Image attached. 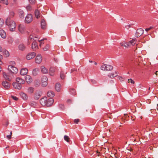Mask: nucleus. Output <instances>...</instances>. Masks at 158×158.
Wrapping results in <instances>:
<instances>
[{
	"label": "nucleus",
	"mask_w": 158,
	"mask_h": 158,
	"mask_svg": "<svg viewBox=\"0 0 158 158\" xmlns=\"http://www.w3.org/2000/svg\"><path fill=\"white\" fill-rule=\"evenodd\" d=\"M34 38H38V36H35V35H30V36L29 37L28 40H31L32 39H33Z\"/></svg>",
	"instance_id": "4c0bfd02"
},
{
	"label": "nucleus",
	"mask_w": 158,
	"mask_h": 158,
	"mask_svg": "<svg viewBox=\"0 0 158 158\" xmlns=\"http://www.w3.org/2000/svg\"><path fill=\"white\" fill-rule=\"evenodd\" d=\"M48 78L45 76H43L41 80V82L42 85L43 87H45L48 85Z\"/></svg>",
	"instance_id": "423d86ee"
},
{
	"label": "nucleus",
	"mask_w": 158,
	"mask_h": 158,
	"mask_svg": "<svg viewBox=\"0 0 158 158\" xmlns=\"http://www.w3.org/2000/svg\"><path fill=\"white\" fill-rule=\"evenodd\" d=\"M139 131H138V132H136V133H135L134 134H132L131 135V139L132 140H135V139H134V138L135 137V136H137L138 135H139Z\"/></svg>",
	"instance_id": "c756f323"
},
{
	"label": "nucleus",
	"mask_w": 158,
	"mask_h": 158,
	"mask_svg": "<svg viewBox=\"0 0 158 158\" xmlns=\"http://www.w3.org/2000/svg\"><path fill=\"white\" fill-rule=\"evenodd\" d=\"M35 14L36 18L38 19L40 17V14L39 11L38 10H36L35 11Z\"/></svg>",
	"instance_id": "7c9ffc66"
},
{
	"label": "nucleus",
	"mask_w": 158,
	"mask_h": 158,
	"mask_svg": "<svg viewBox=\"0 0 158 158\" xmlns=\"http://www.w3.org/2000/svg\"><path fill=\"white\" fill-rule=\"evenodd\" d=\"M20 94L21 97L23 100H26L27 99L28 97L26 94L23 92H21L20 93Z\"/></svg>",
	"instance_id": "a878e982"
},
{
	"label": "nucleus",
	"mask_w": 158,
	"mask_h": 158,
	"mask_svg": "<svg viewBox=\"0 0 158 158\" xmlns=\"http://www.w3.org/2000/svg\"><path fill=\"white\" fill-rule=\"evenodd\" d=\"M42 56L40 54L38 55L35 58V62L38 64H40L42 60Z\"/></svg>",
	"instance_id": "9b49d317"
},
{
	"label": "nucleus",
	"mask_w": 158,
	"mask_h": 158,
	"mask_svg": "<svg viewBox=\"0 0 158 158\" xmlns=\"http://www.w3.org/2000/svg\"><path fill=\"white\" fill-rule=\"evenodd\" d=\"M19 49L21 51H24L26 49V46L23 44H20L18 46Z\"/></svg>",
	"instance_id": "4be33fe9"
},
{
	"label": "nucleus",
	"mask_w": 158,
	"mask_h": 158,
	"mask_svg": "<svg viewBox=\"0 0 158 158\" xmlns=\"http://www.w3.org/2000/svg\"><path fill=\"white\" fill-rule=\"evenodd\" d=\"M29 1L30 3L32 4H35V0H29Z\"/></svg>",
	"instance_id": "49530a36"
},
{
	"label": "nucleus",
	"mask_w": 158,
	"mask_h": 158,
	"mask_svg": "<svg viewBox=\"0 0 158 158\" xmlns=\"http://www.w3.org/2000/svg\"><path fill=\"white\" fill-rule=\"evenodd\" d=\"M6 137L8 138V139L9 140H10V139L11 138V135H7L6 136Z\"/></svg>",
	"instance_id": "13d9d810"
},
{
	"label": "nucleus",
	"mask_w": 158,
	"mask_h": 158,
	"mask_svg": "<svg viewBox=\"0 0 158 158\" xmlns=\"http://www.w3.org/2000/svg\"><path fill=\"white\" fill-rule=\"evenodd\" d=\"M54 100L52 98H50L47 99V102L46 106L47 107L50 106L52 105L53 103Z\"/></svg>",
	"instance_id": "2eb2a0df"
},
{
	"label": "nucleus",
	"mask_w": 158,
	"mask_h": 158,
	"mask_svg": "<svg viewBox=\"0 0 158 158\" xmlns=\"http://www.w3.org/2000/svg\"><path fill=\"white\" fill-rule=\"evenodd\" d=\"M42 94V92L40 90H37L34 95V98L35 100L39 99Z\"/></svg>",
	"instance_id": "39448f33"
},
{
	"label": "nucleus",
	"mask_w": 158,
	"mask_h": 158,
	"mask_svg": "<svg viewBox=\"0 0 158 158\" xmlns=\"http://www.w3.org/2000/svg\"><path fill=\"white\" fill-rule=\"evenodd\" d=\"M13 39L11 38H10V39L8 41L9 43L10 44V43H11L13 42Z\"/></svg>",
	"instance_id": "864d4df0"
},
{
	"label": "nucleus",
	"mask_w": 158,
	"mask_h": 158,
	"mask_svg": "<svg viewBox=\"0 0 158 158\" xmlns=\"http://www.w3.org/2000/svg\"><path fill=\"white\" fill-rule=\"evenodd\" d=\"M12 98L14 100L17 101L18 100V98L16 96H11Z\"/></svg>",
	"instance_id": "3c124183"
},
{
	"label": "nucleus",
	"mask_w": 158,
	"mask_h": 158,
	"mask_svg": "<svg viewBox=\"0 0 158 158\" xmlns=\"http://www.w3.org/2000/svg\"><path fill=\"white\" fill-rule=\"evenodd\" d=\"M16 81L20 85H22L25 83V81L22 79L20 77H17L16 78Z\"/></svg>",
	"instance_id": "dca6fc26"
},
{
	"label": "nucleus",
	"mask_w": 158,
	"mask_h": 158,
	"mask_svg": "<svg viewBox=\"0 0 158 158\" xmlns=\"http://www.w3.org/2000/svg\"><path fill=\"white\" fill-rule=\"evenodd\" d=\"M36 103L35 102H32L31 103V105L32 106H35L36 105Z\"/></svg>",
	"instance_id": "6e6d98bb"
},
{
	"label": "nucleus",
	"mask_w": 158,
	"mask_h": 158,
	"mask_svg": "<svg viewBox=\"0 0 158 158\" xmlns=\"http://www.w3.org/2000/svg\"><path fill=\"white\" fill-rule=\"evenodd\" d=\"M157 72H158V71H156V72H155V73L156 74V75H157Z\"/></svg>",
	"instance_id": "69168bd1"
},
{
	"label": "nucleus",
	"mask_w": 158,
	"mask_h": 158,
	"mask_svg": "<svg viewBox=\"0 0 158 158\" xmlns=\"http://www.w3.org/2000/svg\"><path fill=\"white\" fill-rule=\"evenodd\" d=\"M0 3H2L6 5L8 4L7 0H0Z\"/></svg>",
	"instance_id": "58836bf2"
},
{
	"label": "nucleus",
	"mask_w": 158,
	"mask_h": 158,
	"mask_svg": "<svg viewBox=\"0 0 158 158\" xmlns=\"http://www.w3.org/2000/svg\"><path fill=\"white\" fill-rule=\"evenodd\" d=\"M89 62L90 63H92L93 62V61L92 60H89Z\"/></svg>",
	"instance_id": "338daca9"
},
{
	"label": "nucleus",
	"mask_w": 158,
	"mask_h": 158,
	"mask_svg": "<svg viewBox=\"0 0 158 158\" xmlns=\"http://www.w3.org/2000/svg\"><path fill=\"white\" fill-rule=\"evenodd\" d=\"M55 95L54 92L52 91H49L47 93V96L49 97H53Z\"/></svg>",
	"instance_id": "c85d7f7f"
},
{
	"label": "nucleus",
	"mask_w": 158,
	"mask_h": 158,
	"mask_svg": "<svg viewBox=\"0 0 158 158\" xmlns=\"http://www.w3.org/2000/svg\"><path fill=\"white\" fill-rule=\"evenodd\" d=\"M13 85L15 89H21L22 86V85H20L16 82L13 83Z\"/></svg>",
	"instance_id": "4468645a"
},
{
	"label": "nucleus",
	"mask_w": 158,
	"mask_h": 158,
	"mask_svg": "<svg viewBox=\"0 0 158 158\" xmlns=\"http://www.w3.org/2000/svg\"><path fill=\"white\" fill-rule=\"evenodd\" d=\"M80 121V120L79 119H76L74 120V123H78V122H79Z\"/></svg>",
	"instance_id": "de8ad7c7"
},
{
	"label": "nucleus",
	"mask_w": 158,
	"mask_h": 158,
	"mask_svg": "<svg viewBox=\"0 0 158 158\" xmlns=\"http://www.w3.org/2000/svg\"><path fill=\"white\" fill-rule=\"evenodd\" d=\"M137 30H143V29L142 28H140L138 29Z\"/></svg>",
	"instance_id": "774afa93"
},
{
	"label": "nucleus",
	"mask_w": 158,
	"mask_h": 158,
	"mask_svg": "<svg viewBox=\"0 0 158 158\" xmlns=\"http://www.w3.org/2000/svg\"><path fill=\"white\" fill-rule=\"evenodd\" d=\"M25 28V25L23 24H20L18 26V30H23Z\"/></svg>",
	"instance_id": "e433bc0d"
},
{
	"label": "nucleus",
	"mask_w": 158,
	"mask_h": 158,
	"mask_svg": "<svg viewBox=\"0 0 158 158\" xmlns=\"http://www.w3.org/2000/svg\"><path fill=\"white\" fill-rule=\"evenodd\" d=\"M74 71H77V70L76 69H72L71 70V73H72V72H73Z\"/></svg>",
	"instance_id": "bf43d9fd"
},
{
	"label": "nucleus",
	"mask_w": 158,
	"mask_h": 158,
	"mask_svg": "<svg viewBox=\"0 0 158 158\" xmlns=\"http://www.w3.org/2000/svg\"><path fill=\"white\" fill-rule=\"evenodd\" d=\"M35 85L36 86H39L40 85V81L38 80H36L34 82Z\"/></svg>",
	"instance_id": "ea45409f"
},
{
	"label": "nucleus",
	"mask_w": 158,
	"mask_h": 158,
	"mask_svg": "<svg viewBox=\"0 0 158 158\" xmlns=\"http://www.w3.org/2000/svg\"><path fill=\"white\" fill-rule=\"evenodd\" d=\"M67 73L64 72V71H61L60 73V76L61 78L62 79H64L65 77V74Z\"/></svg>",
	"instance_id": "2f4dec72"
},
{
	"label": "nucleus",
	"mask_w": 158,
	"mask_h": 158,
	"mask_svg": "<svg viewBox=\"0 0 158 158\" xmlns=\"http://www.w3.org/2000/svg\"><path fill=\"white\" fill-rule=\"evenodd\" d=\"M10 135H11V136H12V131H10Z\"/></svg>",
	"instance_id": "e2e57ef3"
},
{
	"label": "nucleus",
	"mask_w": 158,
	"mask_h": 158,
	"mask_svg": "<svg viewBox=\"0 0 158 158\" xmlns=\"http://www.w3.org/2000/svg\"><path fill=\"white\" fill-rule=\"evenodd\" d=\"M118 75V73L117 72H115L114 73H111L110 74H109L108 76L112 78L117 76Z\"/></svg>",
	"instance_id": "bb28decb"
},
{
	"label": "nucleus",
	"mask_w": 158,
	"mask_h": 158,
	"mask_svg": "<svg viewBox=\"0 0 158 158\" xmlns=\"http://www.w3.org/2000/svg\"><path fill=\"white\" fill-rule=\"evenodd\" d=\"M32 48L33 50H35L38 48L37 43L35 41H34L32 44Z\"/></svg>",
	"instance_id": "393cba45"
},
{
	"label": "nucleus",
	"mask_w": 158,
	"mask_h": 158,
	"mask_svg": "<svg viewBox=\"0 0 158 158\" xmlns=\"http://www.w3.org/2000/svg\"><path fill=\"white\" fill-rule=\"evenodd\" d=\"M3 75L4 78L6 80L9 81H11L12 79L13 78V76L12 74L10 73H7L5 72L3 73Z\"/></svg>",
	"instance_id": "20e7f679"
},
{
	"label": "nucleus",
	"mask_w": 158,
	"mask_h": 158,
	"mask_svg": "<svg viewBox=\"0 0 158 158\" xmlns=\"http://www.w3.org/2000/svg\"><path fill=\"white\" fill-rule=\"evenodd\" d=\"M25 80L27 83H30L32 81L31 77L29 75H27L25 77Z\"/></svg>",
	"instance_id": "b1692460"
},
{
	"label": "nucleus",
	"mask_w": 158,
	"mask_h": 158,
	"mask_svg": "<svg viewBox=\"0 0 158 158\" xmlns=\"http://www.w3.org/2000/svg\"><path fill=\"white\" fill-rule=\"evenodd\" d=\"M41 26L42 29H47V24L45 21L44 19H42L41 21Z\"/></svg>",
	"instance_id": "ddd939ff"
},
{
	"label": "nucleus",
	"mask_w": 158,
	"mask_h": 158,
	"mask_svg": "<svg viewBox=\"0 0 158 158\" xmlns=\"http://www.w3.org/2000/svg\"><path fill=\"white\" fill-rule=\"evenodd\" d=\"M36 54L34 52H30L27 55L26 59L27 60H31L34 58Z\"/></svg>",
	"instance_id": "9d476101"
},
{
	"label": "nucleus",
	"mask_w": 158,
	"mask_h": 158,
	"mask_svg": "<svg viewBox=\"0 0 158 158\" xmlns=\"http://www.w3.org/2000/svg\"><path fill=\"white\" fill-rule=\"evenodd\" d=\"M144 30H136L135 36L136 37H138L140 36L143 33Z\"/></svg>",
	"instance_id": "6ab92c4d"
},
{
	"label": "nucleus",
	"mask_w": 158,
	"mask_h": 158,
	"mask_svg": "<svg viewBox=\"0 0 158 158\" xmlns=\"http://www.w3.org/2000/svg\"><path fill=\"white\" fill-rule=\"evenodd\" d=\"M2 56L0 54V64H2V62L1 61V60L2 59Z\"/></svg>",
	"instance_id": "603ef678"
},
{
	"label": "nucleus",
	"mask_w": 158,
	"mask_h": 158,
	"mask_svg": "<svg viewBox=\"0 0 158 158\" xmlns=\"http://www.w3.org/2000/svg\"><path fill=\"white\" fill-rule=\"evenodd\" d=\"M56 68L55 67H51L49 69V73L51 76H52L54 74Z\"/></svg>",
	"instance_id": "aec40b11"
},
{
	"label": "nucleus",
	"mask_w": 158,
	"mask_h": 158,
	"mask_svg": "<svg viewBox=\"0 0 158 158\" xmlns=\"http://www.w3.org/2000/svg\"><path fill=\"white\" fill-rule=\"evenodd\" d=\"M41 72L44 74L47 73L48 72V69L44 66H42L40 68Z\"/></svg>",
	"instance_id": "f3484780"
},
{
	"label": "nucleus",
	"mask_w": 158,
	"mask_h": 158,
	"mask_svg": "<svg viewBox=\"0 0 158 158\" xmlns=\"http://www.w3.org/2000/svg\"><path fill=\"white\" fill-rule=\"evenodd\" d=\"M4 24L3 20L2 19L0 18V27H2Z\"/></svg>",
	"instance_id": "a18cd8bd"
},
{
	"label": "nucleus",
	"mask_w": 158,
	"mask_h": 158,
	"mask_svg": "<svg viewBox=\"0 0 158 158\" xmlns=\"http://www.w3.org/2000/svg\"><path fill=\"white\" fill-rule=\"evenodd\" d=\"M27 90L28 93L30 94H31L34 93V88L32 87H29Z\"/></svg>",
	"instance_id": "473e14b6"
},
{
	"label": "nucleus",
	"mask_w": 158,
	"mask_h": 158,
	"mask_svg": "<svg viewBox=\"0 0 158 158\" xmlns=\"http://www.w3.org/2000/svg\"><path fill=\"white\" fill-rule=\"evenodd\" d=\"M94 64L95 65H97V62H94Z\"/></svg>",
	"instance_id": "0e129e2a"
},
{
	"label": "nucleus",
	"mask_w": 158,
	"mask_h": 158,
	"mask_svg": "<svg viewBox=\"0 0 158 158\" xmlns=\"http://www.w3.org/2000/svg\"><path fill=\"white\" fill-rule=\"evenodd\" d=\"M50 48V45L49 44H47L42 49L44 51H45L48 50Z\"/></svg>",
	"instance_id": "f704fd0d"
},
{
	"label": "nucleus",
	"mask_w": 158,
	"mask_h": 158,
	"mask_svg": "<svg viewBox=\"0 0 158 158\" xmlns=\"http://www.w3.org/2000/svg\"><path fill=\"white\" fill-rule=\"evenodd\" d=\"M14 12L13 11H11L10 12L9 17H10V18H13L14 17Z\"/></svg>",
	"instance_id": "c03bdc74"
},
{
	"label": "nucleus",
	"mask_w": 158,
	"mask_h": 158,
	"mask_svg": "<svg viewBox=\"0 0 158 158\" xmlns=\"http://www.w3.org/2000/svg\"><path fill=\"white\" fill-rule=\"evenodd\" d=\"M47 40V39L46 38H44V39H43L41 40H38V41L39 42H40V46H41V44H44V40Z\"/></svg>",
	"instance_id": "a19ab883"
},
{
	"label": "nucleus",
	"mask_w": 158,
	"mask_h": 158,
	"mask_svg": "<svg viewBox=\"0 0 158 158\" xmlns=\"http://www.w3.org/2000/svg\"><path fill=\"white\" fill-rule=\"evenodd\" d=\"M64 139L65 140L68 142H69L70 138L68 136L65 135L64 137Z\"/></svg>",
	"instance_id": "79ce46f5"
},
{
	"label": "nucleus",
	"mask_w": 158,
	"mask_h": 158,
	"mask_svg": "<svg viewBox=\"0 0 158 158\" xmlns=\"http://www.w3.org/2000/svg\"><path fill=\"white\" fill-rule=\"evenodd\" d=\"M20 31V32L21 33H23V32L24 31V30H19Z\"/></svg>",
	"instance_id": "052dcab7"
},
{
	"label": "nucleus",
	"mask_w": 158,
	"mask_h": 158,
	"mask_svg": "<svg viewBox=\"0 0 158 158\" xmlns=\"http://www.w3.org/2000/svg\"><path fill=\"white\" fill-rule=\"evenodd\" d=\"M3 52L4 53L6 57H8L9 56V52L7 50H4L3 51Z\"/></svg>",
	"instance_id": "37998d69"
},
{
	"label": "nucleus",
	"mask_w": 158,
	"mask_h": 158,
	"mask_svg": "<svg viewBox=\"0 0 158 158\" xmlns=\"http://www.w3.org/2000/svg\"><path fill=\"white\" fill-rule=\"evenodd\" d=\"M152 29H155L154 27L152 26H151L149 28H146L145 29V30H151Z\"/></svg>",
	"instance_id": "8fccbe9b"
},
{
	"label": "nucleus",
	"mask_w": 158,
	"mask_h": 158,
	"mask_svg": "<svg viewBox=\"0 0 158 158\" xmlns=\"http://www.w3.org/2000/svg\"><path fill=\"white\" fill-rule=\"evenodd\" d=\"M47 98L46 97H44L41 98L40 100V103L43 106H46Z\"/></svg>",
	"instance_id": "1a4fd4ad"
},
{
	"label": "nucleus",
	"mask_w": 158,
	"mask_h": 158,
	"mask_svg": "<svg viewBox=\"0 0 158 158\" xmlns=\"http://www.w3.org/2000/svg\"><path fill=\"white\" fill-rule=\"evenodd\" d=\"M8 69L11 73H13L16 74L18 71L17 68L12 65H9Z\"/></svg>",
	"instance_id": "0eeeda50"
},
{
	"label": "nucleus",
	"mask_w": 158,
	"mask_h": 158,
	"mask_svg": "<svg viewBox=\"0 0 158 158\" xmlns=\"http://www.w3.org/2000/svg\"><path fill=\"white\" fill-rule=\"evenodd\" d=\"M128 82L129 83L130 82H131V83H132V84H134L135 82L134 81H133V80H132V79H128Z\"/></svg>",
	"instance_id": "09e8293b"
},
{
	"label": "nucleus",
	"mask_w": 158,
	"mask_h": 158,
	"mask_svg": "<svg viewBox=\"0 0 158 158\" xmlns=\"http://www.w3.org/2000/svg\"><path fill=\"white\" fill-rule=\"evenodd\" d=\"M19 16L21 18L23 19L24 17V13L23 11H21L19 12Z\"/></svg>",
	"instance_id": "c9c22d12"
},
{
	"label": "nucleus",
	"mask_w": 158,
	"mask_h": 158,
	"mask_svg": "<svg viewBox=\"0 0 158 158\" xmlns=\"http://www.w3.org/2000/svg\"><path fill=\"white\" fill-rule=\"evenodd\" d=\"M32 20V15L31 14L27 15L25 18V22L27 23H29Z\"/></svg>",
	"instance_id": "6e6552de"
},
{
	"label": "nucleus",
	"mask_w": 158,
	"mask_h": 158,
	"mask_svg": "<svg viewBox=\"0 0 158 158\" xmlns=\"http://www.w3.org/2000/svg\"><path fill=\"white\" fill-rule=\"evenodd\" d=\"M28 73V69L27 68H23L20 71V74L22 75H26Z\"/></svg>",
	"instance_id": "a211bd4d"
},
{
	"label": "nucleus",
	"mask_w": 158,
	"mask_h": 158,
	"mask_svg": "<svg viewBox=\"0 0 158 158\" xmlns=\"http://www.w3.org/2000/svg\"><path fill=\"white\" fill-rule=\"evenodd\" d=\"M6 23L8 27L10 30H13L16 27V25L15 23L13 20L10 21V17L7 18Z\"/></svg>",
	"instance_id": "f257e3e1"
},
{
	"label": "nucleus",
	"mask_w": 158,
	"mask_h": 158,
	"mask_svg": "<svg viewBox=\"0 0 158 158\" xmlns=\"http://www.w3.org/2000/svg\"><path fill=\"white\" fill-rule=\"evenodd\" d=\"M63 110L64 109V106L63 105L61 104L59 106Z\"/></svg>",
	"instance_id": "4d7b16f0"
},
{
	"label": "nucleus",
	"mask_w": 158,
	"mask_h": 158,
	"mask_svg": "<svg viewBox=\"0 0 158 158\" xmlns=\"http://www.w3.org/2000/svg\"><path fill=\"white\" fill-rule=\"evenodd\" d=\"M113 66L110 65L103 64L101 66V69L103 71H110L112 69Z\"/></svg>",
	"instance_id": "7ed1b4c3"
},
{
	"label": "nucleus",
	"mask_w": 158,
	"mask_h": 158,
	"mask_svg": "<svg viewBox=\"0 0 158 158\" xmlns=\"http://www.w3.org/2000/svg\"><path fill=\"white\" fill-rule=\"evenodd\" d=\"M27 9H29L30 10V8H31V7L30 6H28L27 7Z\"/></svg>",
	"instance_id": "680f3d73"
},
{
	"label": "nucleus",
	"mask_w": 158,
	"mask_h": 158,
	"mask_svg": "<svg viewBox=\"0 0 158 158\" xmlns=\"http://www.w3.org/2000/svg\"><path fill=\"white\" fill-rule=\"evenodd\" d=\"M39 69L38 68H36L34 69L32 71V75L34 76H36L39 71Z\"/></svg>",
	"instance_id": "5701e85b"
},
{
	"label": "nucleus",
	"mask_w": 158,
	"mask_h": 158,
	"mask_svg": "<svg viewBox=\"0 0 158 158\" xmlns=\"http://www.w3.org/2000/svg\"><path fill=\"white\" fill-rule=\"evenodd\" d=\"M0 35L3 39H5L6 36V32L4 30H0Z\"/></svg>",
	"instance_id": "412c9836"
},
{
	"label": "nucleus",
	"mask_w": 158,
	"mask_h": 158,
	"mask_svg": "<svg viewBox=\"0 0 158 158\" xmlns=\"http://www.w3.org/2000/svg\"><path fill=\"white\" fill-rule=\"evenodd\" d=\"M2 85L5 89H8L10 87V84L7 81H3L2 82Z\"/></svg>",
	"instance_id": "f8f14e48"
},
{
	"label": "nucleus",
	"mask_w": 158,
	"mask_h": 158,
	"mask_svg": "<svg viewBox=\"0 0 158 158\" xmlns=\"http://www.w3.org/2000/svg\"><path fill=\"white\" fill-rule=\"evenodd\" d=\"M69 92H70V93L73 95H75L76 94L75 90L73 89L70 88L69 89Z\"/></svg>",
	"instance_id": "72a5a7b5"
},
{
	"label": "nucleus",
	"mask_w": 158,
	"mask_h": 158,
	"mask_svg": "<svg viewBox=\"0 0 158 158\" xmlns=\"http://www.w3.org/2000/svg\"><path fill=\"white\" fill-rule=\"evenodd\" d=\"M61 85L59 83H56L55 85V89L57 92H59L60 89Z\"/></svg>",
	"instance_id": "cd10ccee"
},
{
	"label": "nucleus",
	"mask_w": 158,
	"mask_h": 158,
	"mask_svg": "<svg viewBox=\"0 0 158 158\" xmlns=\"http://www.w3.org/2000/svg\"><path fill=\"white\" fill-rule=\"evenodd\" d=\"M131 25H127L126 26V28L127 29H129L131 27Z\"/></svg>",
	"instance_id": "5fc2aeb1"
},
{
	"label": "nucleus",
	"mask_w": 158,
	"mask_h": 158,
	"mask_svg": "<svg viewBox=\"0 0 158 158\" xmlns=\"http://www.w3.org/2000/svg\"><path fill=\"white\" fill-rule=\"evenodd\" d=\"M136 42V39L135 38L133 39L128 42H125L124 43L122 44V46L126 48L130 47L131 46L134 45Z\"/></svg>",
	"instance_id": "f03ea898"
}]
</instances>
